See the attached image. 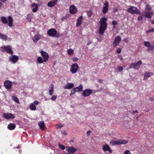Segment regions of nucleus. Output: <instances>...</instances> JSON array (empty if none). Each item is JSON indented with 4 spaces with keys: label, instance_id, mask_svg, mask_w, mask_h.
Listing matches in <instances>:
<instances>
[{
    "label": "nucleus",
    "instance_id": "nucleus-1",
    "mask_svg": "<svg viewBox=\"0 0 154 154\" xmlns=\"http://www.w3.org/2000/svg\"><path fill=\"white\" fill-rule=\"evenodd\" d=\"M107 19L106 18L103 17L100 20V26L99 28V32L101 35H103L104 31L106 28L107 23L106 21Z\"/></svg>",
    "mask_w": 154,
    "mask_h": 154
},
{
    "label": "nucleus",
    "instance_id": "nucleus-2",
    "mask_svg": "<svg viewBox=\"0 0 154 154\" xmlns=\"http://www.w3.org/2000/svg\"><path fill=\"white\" fill-rule=\"evenodd\" d=\"M128 141L125 140H118L111 141L110 143L113 146L116 145L124 144L127 143Z\"/></svg>",
    "mask_w": 154,
    "mask_h": 154
},
{
    "label": "nucleus",
    "instance_id": "nucleus-3",
    "mask_svg": "<svg viewBox=\"0 0 154 154\" xmlns=\"http://www.w3.org/2000/svg\"><path fill=\"white\" fill-rule=\"evenodd\" d=\"M127 11L129 13L132 14H140L138 9L137 8L134 6H132L129 8L127 9Z\"/></svg>",
    "mask_w": 154,
    "mask_h": 154
},
{
    "label": "nucleus",
    "instance_id": "nucleus-4",
    "mask_svg": "<svg viewBox=\"0 0 154 154\" xmlns=\"http://www.w3.org/2000/svg\"><path fill=\"white\" fill-rule=\"evenodd\" d=\"M142 63V62L141 60L138 61L136 63H132L131 64L130 66L129 67V68L131 69L133 68L135 69H139Z\"/></svg>",
    "mask_w": 154,
    "mask_h": 154
},
{
    "label": "nucleus",
    "instance_id": "nucleus-5",
    "mask_svg": "<svg viewBox=\"0 0 154 154\" xmlns=\"http://www.w3.org/2000/svg\"><path fill=\"white\" fill-rule=\"evenodd\" d=\"M79 68V67L77 64H73L71 66L70 71L72 73H75L77 72Z\"/></svg>",
    "mask_w": 154,
    "mask_h": 154
},
{
    "label": "nucleus",
    "instance_id": "nucleus-6",
    "mask_svg": "<svg viewBox=\"0 0 154 154\" xmlns=\"http://www.w3.org/2000/svg\"><path fill=\"white\" fill-rule=\"evenodd\" d=\"M47 33L48 35L54 37L56 35L57 31L54 29H51L48 31Z\"/></svg>",
    "mask_w": 154,
    "mask_h": 154
},
{
    "label": "nucleus",
    "instance_id": "nucleus-7",
    "mask_svg": "<svg viewBox=\"0 0 154 154\" xmlns=\"http://www.w3.org/2000/svg\"><path fill=\"white\" fill-rule=\"evenodd\" d=\"M121 40V38L119 36L116 37L115 38L114 41L113 43V46L115 47L117 46L120 42Z\"/></svg>",
    "mask_w": 154,
    "mask_h": 154
},
{
    "label": "nucleus",
    "instance_id": "nucleus-8",
    "mask_svg": "<svg viewBox=\"0 0 154 154\" xmlns=\"http://www.w3.org/2000/svg\"><path fill=\"white\" fill-rule=\"evenodd\" d=\"M2 50L6 51L7 52L11 54L13 53L11 50V46L10 45H7V46H4L2 47Z\"/></svg>",
    "mask_w": 154,
    "mask_h": 154
},
{
    "label": "nucleus",
    "instance_id": "nucleus-9",
    "mask_svg": "<svg viewBox=\"0 0 154 154\" xmlns=\"http://www.w3.org/2000/svg\"><path fill=\"white\" fill-rule=\"evenodd\" d=\"M92 93V90L90 89H86L82 93V94L85 97L89 96Z\"/></svg>",
    "mask_w": 154,
    "mask_h": 154
},
{
    "label": "nucleus",
    "instance_id": "nucleus-10",
    "mask_svg": "<svg viewBox=\"0 0 154 154\" xmlns=\"http://www.w3.org/2000/svg\"><path fill=\"white\" fill-rule=\"evenodd\" d=\"M41 53L42 56H43L44 58V61L45 62H46L48 60L49 58L48 54L43 51H42L41 52Z\"/></svg>",
    "mask_w": 154,
    "mask_h": 154
},
{
    "label": "nucleus",
    "instance_id": "nucleus-11",
    "mask_svg": "<svg viewBox=\"0 0 154 154\" xmlns=\"http://www.w3.org/2000/svg\"><path fill=\"white\" fill-rule=\"evenodd\" d=\"M66 149L69 154L74 153L76 150V149L73 147H67Z\"/></svg>",
    "mask_w": 154,
    "mask_h": 154
},
{
    "label": "nucleus",
    "instance_id": "nucleus-12",
    "mask_svg": "<svg viewBox=\"0 0 154 154\" xmlns=\"http://www.w3.org/2000/svg\"><path fill=\"white\" fill-rule=\"evenodd\" d=\"M70 13L72 14H75L77 12V9L74 5H72L69 8Z\"/></svg>",
    "mask_w": 154,
    "mask_h": 154
},
{
    "label": "nucleus",
    "instance_id": "nucleus-13",
    "mask_svg": "<svg viewBox=\"0 0 154 154\" xmlns=\"http://www.w3.org/2000/svg\"><path fill=\"white\" fill-rule=\"evenodd\" d=\"M4 117L7 119H14L15 118V116L11 113H5L3 114Z\"/></svg>",
    "mask_w": 154,
    "mask_h": 154
},
{
    "label": "nucleus",
    "instance_id": "nucleus-14",
    "mask_svg": "<svg viewBox=\"0 0 154 154\" xmlns=\"http://www.w3.org/2000/svg\"><path fill=\"white\" fill-rule=\"evenodd\" d=\"M10 60L13 63H15L17 62L19 59V57L17 56L12 55L10 57Z\"/></svg>",
    "mask_w": 154,
    "mask_h": 154
},
{
    "label": "nucleus",
    "instance_id": "nucleus-15",
    "mask_svg": "<svg viewBox=\"0 0 154 154\" xmlns=\"http://www.w3.org/2000/svg\"><path fill=\"white\" fill-rule=\"evenodd\" d=\"M4 85L5 88L7 89L11 88L12 86L11 83L8 80L4 82Z\"/></svg>",
    "mask_w": 154,
    "mask_h": 154
},
{
    "label": "nucleus",
    "instance_id": "nucleus-16",
    "mask_svg": "<svg viewBox=\"0 0 154 154\" xmlns=\"http://www.w3.org/2000/svg\"><path fill=\"white\" fill-rule=\"evenodd\" d=\"M104 151L105 152L106 151H109V153H111L112 151L108 146V145L106 144L105 145H103L102 146V147Z\"/></svg>",
    "mask_w": 154,
    "mask_h": 154
},
{
    "label": "nucleus",
    "instance_id": "nucleus-17",
    "mask_svg": "<svg viewBox=\"0 0 154 154\" xmlns=\"http://www.w3.org/2000/svg\"><path fill=\"white\" fill-rule=\"evenodd\" d=\"M153 75V73L152 72H146L144 74V79L146 80L148 77Z\"/></svg>",
    "mask_w": 154,
    "mask_h": 154
},
{
    "label": "nucleus",
    "instance_id": "nucleus-18",
    "mask_svg": "<svg viewBox=\"0 0 154 154\" xmlns=\"http://www.w3.org/2000/svg\"><path fill=\"white\" fill-rule=\"evenodd\" d=\"M145 13L146 14L144 16L146 18L150 19L153 16V12H148L146 11Z\"/></svg>",
    "mask_w": 154,
    "mask_h": 154
},
{
    "label": "nucleus",
    "instance_id": "nucleus-19",
    "mask_svg": "<svg viewBox=\"0 0 154 154\" xmlns=\"http://www.w3.org/2000/svg\"><path fill=\"white\" fill-rule=\"evenodd\" d=\"M74 84L72 83H68L64 87V89H70L74 87Z\"/></svg>",
    "mask_w": 154,
    "mask_h": 154
},
{
    "label": "nucleus",
    "instance_id": "nucleus-20",
    "mask_svg": "<svg viewBox=\"0 0 154 154\" xmlns=\"http://www.w3.org/2000/svg\"><path fill=\"white\" fill-rule=\"evenodd\" d=\"M109 4L108 2H106L104 4L105 6L103 7V10L102 12L103 14L106 13L107 11L108 8V6Z\"/></svg>",
    "mask_w": 154,
    "mask_h": 154
},
{
    "label": "nucleus",
    "instance_id": "nucleus-21",
    "mask_svg": "<svg viewBox=\"0 0 154 154\" xmlns=\"http://www.w3.org/2000/svg\"><path fill=\"white\" fill-rule=\"evenodd\" d=\"M8 25L10 27H11L13 26V19L12 17L11 16H9L8 17Z\"/></svg>",
    "mask_w": 154,
    "mask_h": 154
},
{
    "label": "nucleus",
    "instance_id": "nucleus-22",
    "mask_svg": "<svg viewBox=\"0 0 154 154\" xmlns=\"http://www.w3.org/2000/svg\"><path fill=\"white\" fill-rule=\"evenodd\" d=\"M41 38V36L39 35H35L34 37L32 38L33 42L36 43Z\"/></svg>",
    "mask_w": 154,
    "mask_h": 154
},
{
    "label": "nucleus",
    "instance_id": "nucleus-23",
    "mask_svg": "<svg viewBox=\"0 0 154 154\" xmlns=\"http://www.w3.org/2000/svg\"><path fill=\"white\" fill-rule=\"evenodd\" d=\"M31 6L32 8L35 7L34 8H32V11L34 12H36L37 11L38 8V6L35 3H34L32 4Z\"/></svg>",
    "mask_w": 154,
    "mask_h": 154
},
{
    "label": "nucleus",
    "instance_id": "nucleus-24",
    "mask_svg": "<svg viewBox=\"0 0 154 154\" xmlns=\"http://www.w3.org/2000/svg\"><path fill=\"white\" fill-rule=\"evenodd\" d=\"M83 17L82 16H81L79 17L77 19L76 23V26H79L82 24V22Z\"/></svg>",
    "mask_w": 154,
    "mask_h": 154
},
{
    "label": "nucleus",
    "instance_id": "nucleus-25",
    "mask_svg": "<svg viewBox=\"0 0 154 154\" xmlns=\"http://www.w3.org/2000/svg\"><path fill=\"white\" fill-rule=\"evenodd\" d=\"M83 86L82 84H81L79 86L74 88L76 91L81 92L82 91Z\"/></svg>",
    "mask_w": 154,
    "mask_h": 154
},
{
    "label": "nucleus",
    "instance_id": "nucleus-26",
    "mask_svg": "<svg viewBox=\"0 0 154 154\" xmlns=\"http://www.w3.org/2000/svg\"><path fill=\"white\" fill-rule=\"evenodd\" d=\"M16 127V125L15 124H13L12 123H10L8 125V128L9 130H12L14 129Z\"/></svg>",
    "mask_w": 154,
    "mask_h": 154
},
{
    "label": "nucleus",
    "instance_id": "nucleus-27",
    "mask_svg": "<svg viewBox=\"0 0 154 154\" xmlns=\"http://www.w3.org/2000/svg\"><path fill=\"white\" fill-rule=\"evenodd\" d=\"M56 3V2L54 1H51L49 2L48 4V6L50 7H54Z\"/></svg>",
    "mask_w": 154,
    "mask_h": 154
},
{
    "label": "nucleus",
    "instance_id": "nucleus-28",
    "mask_svg": "<svg viewBox=\"0 0 154 154\" xmlns=\"http://www.w3.org/2000/svg\"><path fill=\"white\" fill-rule=\"evenodd\" d=\"M38 125L41 130H43L45 129V124L43 121L40 122Z\"/></svg>",
    "mask_w": 154,
    "mask_h": 154
},
{
    "label": "nucleus",
    "instance_id": "nucleus-29",
    "mask_svg": "<svg viewBox=\"0 0 154 154\" xmlns=\"http://www.w3.org/2000/svg\"><path fill=\"white\" fill-rule=\"evenodd\" d=\"M1 20L4 24H7L8 23L7 19L4 16L1 17Z\"/></svg>",
    "mask_w": 154,
    "mask_h": 154
},
{
    "label": "nucleus",
    "instance_id": "nucleus-30",
    "mask_svg": "<svg viewBox=\"0 0 154 154\" xmlns=\"http://www.w3.org/2000/svg\"><path fill=\"white\" fill-rule=\"evenodd\" d=\"M29 108L32 110H36V107L33 103H31L30 104Z\"/></svg>",
    "mask_w": 154,
    "mask_h": 154
},
{
    "label": "nucleus",
    "instance_id": "nucleus-31",
    "mask_svg": "<svg viewBox=\"0 0 154 154\" xmlns=\"http://www.w3.org/2000/svg\"><path fill=\"white\" fill-rule=\"evenodd\" d=\"M0 38L3 40H6L7 38V36L0 33Z\"/></svg>",
    "mask_w": 154,
    "mask_h": 154
},
{
    "label": "nucleus",
    "instance_id": "nucleus-32",
    "mask_svg": "<svg viewBox=\"0 0 154 154\" xmlns=\"http://www.w3.org/2000/svg\"><path fill=\"white\" fill-rule=\"evenodd\" d=\"M145 8L147 12L151 11H152V8L151 7L148 5H146Z\"/></svg>",
    "mask_w": 154,
    "mask_h": 154
},
{
    "label": "nucleus",
    "instance_id": "nucleus-33",
    "mask_svg": "<svg viewBox=\"0 0 154 154\" xmlns=\"http://www.w3.org/2000/svg\"><path fill=\"white\" fill-rule=\"evenodd\" d=\"M143 44L145 46L147 47L150 46L151 45L150 42L148 41L144 42L143 43Z\"/></svg>",
    "mask_w": 154,
    "mask_h": 154
},
{
    "label": "nucleus",
    "instance_id": "nucleus-34",
    "mask_svg": "<svg viewBox=\"0 0 154 154\" xmlns=\"http://www.w3.org/2000/svg\"><path fill=\"white\" fill-rule=\"evenodd\" d=\"M12 99L17 103H19V100L17 97L15 96H13L12 97Z\"/></svg>",
    "mask_w": 154,
    "mask_h": 154
},
{
    "label": "nucleus",
    "instance_id": "nucleus-35",
    "mask_svg": "<svg viewBox=\"0 0 154 154\" xmlns=\"http://www.w3.org/2000/svg\"><path fill=\"white\" fill-rule=\"evenodd\" d=\"M68 54L69 55H72L73 54V50L70 48L67 51Z\"/></svg>",
    "mask_w": 154,
    "mask_h": 154
},
{
    "label": "nucleus",
    "instance_id": "nucleus-36",
    "mask_svg": "<svg viewBox=\"0 0 154 154\" xmlns=\"http://www.w3.org/2000/svg\"><path fill=\"white\" fill-rule=\"evenodd\" d=\"M37 61L40 63H42L43 62L42 58L41 57H39L38 58Z\"/></svg>",
    "mask_w": 154,
    "mask_h": 154
},
{
    "label": "nucleus",
    "instance_id": "nucleus-37",
    "mask_svg": "<svg viewBox=\"0 0 154 154\" xmlns=\"http://www.w3.org/2000/svg\"><path fill=\"white\" fill-rule=\"evenodd\" d=\"M153 49H154V45H152L151 46L150 45V46L148 47L147 50L148 51H152Z\"/></svg>",
    "mask_w": 154,
    "mask_h": 154
},
{
    "label": "nucleus",
    "instance_id": "nucleus-38",
    "mask_svg": "<svg viewBox=\"0 0 154 154\" xmlns=\"http://www.w3.org/2000/svg\"><path fill=\"white\" fill-rule=\"evenodd\" d=\"M26 19L28 22H30L31 21V17L29 14L27 15Z\"/></svg>",
    "mask_w": 154,
    "mask_h": 154
},
{
    "label": "nucleus",
    "instance_id": "nucleus-39",
    "mask_svg": "<svg viewBox=\"0 0 154 154\" xmlns=\"http://www.w3.org/2000/svg\"><path fill=\"white\" fill-rule=\"evenodd\" d=\"M86 12H87V16L88 17H90L91 16L92 14V12L91 11H86Z\"/></svg>",
    "mask_w": 154,
    "mask_h": 154
},
{
    "label": "nucleus",
    "instance_id": "nucleus-40",
    "mask_svg": "<svg viewBox=\"0 0 154 154\" xmlns=\"http://www.w3.org/2000/svg\"><path fill=\"white\" fill-rule=\"evenodd\" d=\"M58 145L59 146L60 148L61 149L63 150L65 149V147L63 145L59 143Z\"/></svg>",
    "mask_w": 154,
    "mask_h": 154
},
{
    "label": "nucleus",
    "instance_id": "nucleus-41",
    "mask_svg": "<svg viewBox=\"0 0 154 154\" xmlns=\"http://www.w3.org/2000/svg\"><path fill=\"white\" fill-rule=\"evenodd\" d=\"M56 128L57 129L60 128L63 126V125H62L61 124H60L59 125H57L56 126Z\"/></svg>",
    "mask_w": 154,
    "mask_h": 154
},
{
    "label": "nucleus",
    "instance_id": "nucleus-42",
    "mask_svg": "<svg viewBox=\"0 0 154 154\" xmlns=\"http://www.w3.org/2000/svg\"><path fill=\"white\" fill-rule=\"evenodd\" d=\"M57 97V96L56 95H53L52 96V97L50 98V99L52 100H55Z\"/></svg>",
    "mask_w": 154,
    "mask_h": 154
},
{
    "label": "nucleus",
    "instance_id": "nucleus-43",
    "mask_svg": "<svg viewBox=\"0 0 154 154\" xmlns=\"http://www.w3.org/2000/svg\"><path fill=\"white\" fill-rule=\"evenodd\" d=\"M54 92V89H51L49 90V94L50 95H52Z\"/></svg>",
    "mask_w": 154,
    "mask_h": 154
},
{
    "label": "nucleus",
    "instance_id": "nucleus-44",
    "mask_svg": "<svg viewBox=\"0 0 154 154\" xmlns=\"http://www.w3.org/2000/svg\"><path fill=\"white\" fill-rule=\"evenodd\" d=\"M117 68L119 72L122 71L123 69V67L121 66H118Z\"/></svg>",
    "mask_w": 154,
    "mask_h": 154
},
{
    "label": "nucleus",
    "instance_id": "nucleus-45",
    "mask_svg": "<svg viewBox=\"0 0 154 154\" xmlns=\"http://www.w3.org/2000/svg\"><path fill=\"white\" fill-rule=\"evenodd\" d=\"M33 104H34L35 105H37L39 103V102L37 100H35V101L33 103Z\"/></svg>",
    "mask_w": 154,
    "mask_h": 154
},
{
    "label": "nucleus",
    "instance_id": "nucleus-46",
    "mask_svg": "<svg viewBox=\"0 0 154 154\" xmlns=\"http://www.w3.org/2000/svg\"><path fill=\"white\" fill-rule=\"evenodd\" d=\"M151 32H154V28H152L150 29H149L147 31V33Z\"/></svg>",
    "mask_w": 154,
    "mask_h": 154
},
{
    "label": "nucleus",
    "instance_id": "nucleus-47",
    "mask_svg": "<svg viewBox=\"0 0 154 154\" xmlns=\"http://www.w3.org/2000/svg\"><path fill=\"white\" fill-rule=\"evenodd\" d=\"M121 51V49L120 48H118L116 52L118 54H120Z\"/></svg>",
    "mask_w": 154,
    "mask_h": 154
},
{
    "label": "nucleus",
    "instance_id": "nucleus-48",
    "mask_svg": "<svg viewBox=\"0 0 154 154\" xmlns=\"http://www.w3.org/2000/svg\"><path fill=\"white\" fill-rule=\"evenodd\" d=\"M124 154H131L130 151L129 150H126L124 152Z\"/></svg>",
    "mask_w": 154,
    "mask_h": 154
},
{
    "label": "nucleus",
    "instance_id": "nucleus-49",
    "mask_svg": "<svg viewBox=\"0 0 154 154\" xmlns=\"http://www.w3.org/2000/svg\"><path fill=\"white\" fill-rule=\"evenodd\" d=\"M117 24V22L116 21L113 20L112 22V24L114 26Z\"/></svg>",
    "mask_w": 154,
    "mask_h": 154
},
{
    "label": "nucleus",
    "instance_id": "nucleus-50",
    "mask_svg": "<svg viewBox=\"0 0 154 154\" xmlns=\"http://www.w3.org/2000/svg\"><path fill=\"white\" fill-rule=\"evenodd\" d=\"M143 19V17L141 16L139 17L138 18V20L139 21H141Z\"/></svg>",
    "mask_w": 154,
    "mask_h": 154
},
{
    "label": "nucleus",
    "instance_id": "nucleus-51",
    "mask_svg": "<svg viewBox=\"0 0 154 154\" xmlns=\"http://www.w3.org/2000/svg\"><path fill=\"white\" fill-rule=\"evenodd\" d=\"M78 60V59L76 57H74L73 58V60L74 61H77Z\"/></svg>",
    "mask_w": 154,
    "mask_h": 154
},
{
    "label": "nucleus",
    "instance_id": "nucleus-52",
    "mask_svg": "<svg viewBox=\"0 0 154 154\" xmlns=\"http://www.w3.org/2000/svg\"><path fill=\"white\" fill-rule=\"evenodd\" d=\"M71 91L72 92V93H73V94H74L76 92V90H75V88H73V89L72 90V91Z\"/></svg>",
    "mask_w": 154,
    "mask_h": 154
},
{
    "label": "nucleus",
    "instance_id": "nucleus-53",
    "mask_svg": "<svg viewBox=\"0 0 154 154\" xmlns=\"http://www.w3.org/2000/svg\"><path fill=\"white\" fill-rule=\"evenodd\" d=\"M91 133V131H87V134L88 136H89L90 135V133Z\"/></svg>",
    "mask_w": 154,
    "mask_h": 154
},
{
    "label": "nucleus",
    "instance_id": "nucleus-54",
    "mask_svg": "<svg viewBox=\"0 0 154 154\" xmlns=\"http://www.w3.org/2000/svg\"><path fill=\"white\" fill-rule=\"evenodd\" d=\"M113 12H117V11H118V9L117 8H115L113 9Z\"/></svg>",
    "mask_w": 154,
    "mask_h": 154
},
{
    "label": "nucleus",
    "instance_id": "nucleus-55",
    "mask_svg": "<svg viewBox=\"0 0 154 154\" xmlns=\"http://www.w3.org/2000/svg\"><path fill=\"white\" fill-rule=\"evenodd\" d=\"M138 112L137 110H136L135 111H133L132 112V113L134 114L135 113H137Z\"/></svg>",
    "mask_w": 154,
    "mask_h": 154
},
{
    "label": "nucleus",
    "instance_id": "nucleus-56",
    "mask_svg": "<svg viewBox=\"0 0 154 154\" xmlns=\"http://www.w3.org/2000/svg\"><path fill=\"white\" fill-rule=\"evenodd\" d=\"M51 89H54V85H53V84H51Z\"/></svg>",
    "mask_w": 154,
    "mask_h": 154
},
{
    "label": "nucleus",
    "instance_id": "nucleus-57",
    "mask_svg": "<svg viewBox=\"0 0 154 154\" xmlns=\"http://www.w3.org/2000/svg\"><path fill=\"white\" fill-rule=\"evenodd\" d=\"M63 133L65 135H66L67 134H66V132L65 131H63Z\"/></svg>",
    "mask_w": 154,
    "mask_h": 154
},
{
    "label": "nucleus",
    "instance_id": "nucleus-58",
    "mask_svg": "<svg viewBox=\"0 0 154 154\" xmlns=\"http://www.w3.org/2000/svg\"><path fill=\"white\" fill-rule=\"evenodd\" d=\"M0 1L3 2H5L6 1V0H0Z\"/></svg>",
    "mask_w": 154,
    "mask_h": 154
},
{
    "label": "nucleus",
    "instance_id": "nucleus-59",
    "mask_svg": "<svg viewBox=\"0 0 154 154\" xmlns=\"http://www.w3.org/2000/svg\"><path fill=\"white\" fill-rule=\"evenodd\" d=\"M74 94H73V93H72V92L71 91V93L70 94V96H72V95H73Z\"/></svg>",
    "mask_w": 154,
    "mask_h": 154
},
{
    "label": "nucleus",
    "instance_id": "nucleus-60",
    "mask_svg": "<svg viewBox=\"0 0 154 154\" xmlns=\"http://www.w3.org/2000/svg\"><path fill=\"white\" fill-rule=\"evenodd\" d=\"M74 94H73V93H72V92L71 91V93L70 94V96H72V95H73Z\"/></svg>",
    "mask_w": 154,
    "mask_h": 154
},
{
    "label": "nucleus",
    "instance_id": "nucleus-61",
    "mask_svg": "<svg viewBox=\"0 0 154 154\" xmlns=\"http://www.w3.org/2000/svg\"><path fill=\"white\" fill-rule=\"evenodd\" d=\"M3 5V4L2 3L0 2V7Z\"/></svg>",
    "mask_w": 154,
    "mask_h": 154
},
{
    "label": "nucleus",
    "instance_id": "nucleus-62",
    "mask_svg": "<svg viewBox=\"0 0 154 154\" xmlns=\"http://www.w3.org/2000/svg\"><path fill=\"white\" fill-rule=\"evenodd\" d=\"M99 82L101 83H102V80L100 79L99 80Z\"/></svg>",
    "mask_w": 154,
    "mask_h": 154
},
{
    "label": "nucleus",
    "instance_id": "nucleus-63",
    "mask_svg": "<svg viewBox=\"0 0 154 154\" xmlns=\"http://www.w3.org/2000/svg\"><path fill=\"white\" fill-rule=\"evenodd\" d=\"M91 42H89L88 43V45H89V44H91Z\"/></svg>",
    "mask_w": 154,
    "mask_h": 154
},
{
    "label": "nucleus",
    "instance_id": "nucleus-64",
    "mask_svg": "<svg viewBox=\"0 0 154 154\" xmlns=\"http://www.w3.org/2000/svg\"><path fill=\"white\" fill-rule=\"evenodd\" d=\"M152 24H154V21H152Z\"/></svg>",
    "mask_w": 154,
    "mask_h": 154
}]
</instances>
